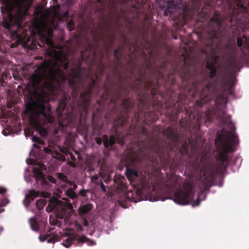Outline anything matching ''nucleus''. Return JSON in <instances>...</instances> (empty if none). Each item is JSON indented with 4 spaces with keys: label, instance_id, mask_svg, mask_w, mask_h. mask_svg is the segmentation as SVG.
I'll return each instance as SVG.
<instances>
[{
    "label": "nucleus",
    "instance_id": "f257e3e1",
    "mask_svg": "<svg viewBox=\"0 0 249 249\" xmlns=\"http://www.w3.org/2000/svg\"><path fill=\"white\" fill-rule=\"evenodd\" d=\"M82 61V58L79 59L76 67L72 68L66 76L65 71H67L69 63L60 57L55 62L50 59L39 65L35 73L30 77L33 88L40 90L44 96L43 97L40 95L34 99L31 95L30 101L26 104L31 121L41 136L45 137L48 133L44 125L55 121L49 104V95L54 94L55 90H60L63 94L56 109L59 119L71 121L78 117L81 119L83 111L88 110L96 80L92 77L86 90L79 95L80 87L84 86Z\"/></svg>",
    "mask_w": 249,
    "mask_h": 249
},
{
    "label": "nucleus",
    "instance_id": "f03ea898",
    "mask_svg": "<svg viewBox=\"0 0 249 249\" xmlns=\"http://www.w3.org/2000/svg\"><path fill=\"white\" fill-rule=\"evenodd\" d=\"M194 66L190 56L183 58L180 67L177 66L174 70V74H178L182 81L184 90L191 93L193 97H198L199 99L196 101V104L199 107L213 100L214 106L208 109L205 113L206 123H211L216 119L220 123L231 125V131H223L221 134L218 135V138L222 140L221 150L217 158L216 168L218 172H224L229 165L230 158L228 155L229 152H233L235 149L233 145L238 143L237 135L233 131L235 127L231 120V116L226 114L224 108L227 104L226 98L222 94L217 95V87L216 82H209L202 87L201 81L196 82L194 80L195 71L193 70Z\"/></svg>",
    "mask_w": 249,
    "mask_h": 249
},
{
    "label": "nucleus",
    "instance_id": "7ed1b4c3",
    "mask_svg": "<svg viewBox=\"0 0 249 249\" xmlns=\"http://www.w3.org/2000/svg\"><path fill=\"white\" fill-rule=\"evenodd\" d=\"M228 39V36L225 30L219 28V24H217V28L210 30L207 34L206 38L204 41L205 48L202 49V52L208 54L212 53V60L208 61L206 64V68L209 70V77L213 78L216 77L217 69L215 64L217 63L218 56L214 53L215 50L218 49L223 41Z\"/></svg>",
    "mask_w": 249,
    "mask_h": 249
},
{
    "label": "nucleus",
    "instance_id": "20e7f679",
    "mask_svg": "<svg viewBox=\"0 0 249 249\" xmlns=\"http://www.w3.org/2000/svg\"><path fill=\"white\" fill-rule=\"evenodd\" d=\"M132 85L127 87L124 85L121 84L114 91H112L111 87H107L104 85L105 90L100 100L97 101L99 107L102 109H108L111 113L118 111V101L122 99L124 92V95L127 96L129 92V88Z\"/></svg>",
    "mask_w": 249,
    "mask_h": 249
},
{
    "label": "nucleus",
    "instance_id": "39448f33",
    "mask_svg": "<svg viewBox=\"0 0 249 249\" xmlns=\"http://www.w3.org/2000/svg\"><path fill=\"white\" fill-rule=\"evenodd\" d=\"M27 0H6L5 7L1 9L3 17V27L8 31H11V26L16 22L15 12L18 16H20L26 6Z\"/></svg>",
    "mask_w": 249,
    "mask_h": 249
},
{
    "label": "nucleus",
    "instance_id": "423d86ee",
    "mask_svg": "<svg viewBox=\"0 0 249 249\" xmlns=\"http://www.w3.org/2000/svg\"><path fill=\"white\" fill-rule=\"evenodd\" d=\"M38 36L48 44L53 43L52 38L53 36V29L56 27L53 22H48L42 20L37 21L34 24Z\"/></svg>",
    "mask_w": 249,
    "mask_h": 249
},
{
    "label": "nucleus",
    "instance_id": "0eeeda50",
    "mask_svg": "<svg viewBox=\"0 0 249 249\" xmlns=\"http://www.w3.org/2000/svg\"><path fill=\"white\" fill-rule=\"evenodd\" d=\"M135 106L134 103L129 97H124L122 100L121 105L120 107L123 109V112L118 113L117 117L114 119V126L116 127H123L128 121V115L129 110Z\"/></svg>",
    "mask_w": 249,
    "mask_h": 249
},
{
    "label": "nucleus",
    "instance_id": "6e6552de",
    "mask_svg": "<svg viewBox=\"0 0 249 249\" xmlns=\"http://www.w3.org/2000/svg\"><path fill=\"white\" fill-rule=\"evenodd\" d=\"M194 195L195 193L191 189H177L170 199L178 204L186 205L193 200Z\"/></svg>",
    "mask_w": 249,
    "mask_h": 249
},
{
    "label": "nucleus",
    "instance_id": "1a4fd4ad",
    "mask_svg": "<svg viewBox=\"0 0 249 249\" xmlns=\"http://www.w3.org/2000/svg\"><path fill=\"white\" fill-rule=\"evenodd\" d=\"M148 104L147 100L145 98H140L138 107L140 108L141 106L142 107L141 111L143 114L144 121L146 122H155L159 119L158 114H156L154 111H148L146 109V107Z\"/></svg>",
    "mask_w": 249,
    "mask_h": 249
},
{
    "label": "nucleus",
    "instance_id": "9d476101",
    "mask_svg": "<svg viewBox=\"0 0 249 249\" xmlns=\"http://www.w3.org/2000/svg\"><path fill=\"white\" fill-rule=\"evenodd\" d=\"M155 153L159 157L161 164L166 168L169 166L172 168L174 161L171 160L169 152L166 153L165 149L160 145H158L155 149Z\"/></svg>",
    "mask_w": 249,
    "mask_h": 249
},
{
    "label": "nucleus",
    "instance_id": "9b49d317",
    "mask_svg": "<svg viewBox=\"0 0 249 249\" xmlns=\"http://www.w3.org/2000/svg\"><path fill=\"white\" fill-rule=\"evenodd\" d=\"M75 242L77 243H87L88 245L93 246L96 245V243L93 241L90 240L85 236H81L79 237H76L74 236H69L64 240L63 245L66 248L70 247L71 245L74 244Z\"/></svg>",
    "mask_w": 249,
    "mask_h": 249
},
{
    "label": "nucleus",
    "instance_id": "f8f14e48",
    "mask_svg": "<svg viewBox=\"0 0 249 249\" xmlns=\"http://www.w3.org/2000/svg\"><path fill=\"white\" fill-rule=\"evenodd\" d=\"M164 135L167 136L174 145H176L178 142V136L176 132V130L171 126L167 127L163 131Z\"/></svg>",
    "mask_w": 249,
    "mask_h": 249
},
{
    "label": "nucleus",
    "instance_id": "ddd939ff",
    "mask_svg": "<svg viewBox=\"0 0 249 249\" xmlns=\"http://www.w3.org/2000/svg\"><path fill=\"white\" fill-rule=\"evenodd\" d=\"M236 6L232 10L233 16L234 15L238 14L239 15L240 14L244 15H248L249 9L248 7L241 3L240 0H234V1Z\"/></svg>",
    "mask_w": 249,
    "mask_h": 249
},
{
    "label": "nucleus",
    "instance_id": "4468645a",
    "mask_svg": "<svg viewBox=\"0 0 249 249\" xmlns=\"http://www.w3.org/2000/svg\"><path fill=\"white\" fill-rule=\"evenodd\" d=\"M177 104H178L177 109L175 110V108L176 104H175L173 110L168 113V115H169L171 120L175 122L177 121L178 114L183 109L186 110V107H184L183 104L180 101L179 97L178 98Z\"/></svg>",
    "mask_w": 249,
    "mask_h": 249
},
{
    "label": "nucleus",
    "instance_id": "2eb2a0df",
    "mask_svg": "<svg viewBox=\"0 0 249 249\" xmlns=\"http://www.w3.org/2000/svg\"><path fill=\"white\" fill-rule=\"evenodd\" d=\"M211 187V182L209 179L204 178L199 183V187L201 190V192L198 194V197L196 200L194 202L193 206H198L201 201V199L199 197L200 196L203 195V191H205L209 189Z\"/></svg>",
    "mask_w": 249,
    "mask_h": 249
},
{
    "label": "nucleus",
    "instance_id": "dca6fc26",
    "mask_svg": "<svg viewBox=\"0 0 249 249\" xmlns=\"http://www.w3.org/2000/svg\"><path fill=\"white\" fill-rule=\"evenodd\" d=\"M236 40L237 46L243 53H245L244 52L246 51L249 53V37L243 35L242 37H237Z\"/></svg>",
    "mask_w": 249,
    "mask_h": 249
},
{
    "label": "nucleus",
    "instance_id": "f3484780",
    "mask_svg": "<svg viewBox=\"0 0 249 249\" xmlns=\"http://www.w3.org/2000/svg\"><path fill=\"white\" fill-rule=\"evenodd\" d=\"M231 72L229 71H227L226 73L223 75L221 79V87L223 88L224 86H229L230 89H231L234 85L233 82H231Z\"/></svg>",
    "mask_w": 249,
    "mask_h": 249
},
{
    "label": "nucleus",
    "instance_id": "a211bd4d",
    "mask_svg": "<svg viewBox=\"0 0 249 249\" xmlns=\"http://www.w3.org/2000/svg\"><path fill=\"white\" fill-rule=\"evenodd\" d=\"M145 75H141L139 77L135 79V82L138 83L137 88L140 87L143 84L146 88H149L152 86L150 79H146Z\"/></svg>",
    "mask_w": 249,
    "mask_h": 249
},
{
    "label": "nucleus",
    "instance_id": "6ab92c4d",
    "mask_svg": "<svg viewBox=\"0 0 249 249\" xmlns=\"http://www.w3.org/2000/svg\"><path fill=\"white\" fill-rule=\"evenodd\" d=\"M33 173L36 182L40 181L42 184H46L47 180L42 171L38 167L33 168Z\"/></svg>",
    "mask_w": 249,
    "mask_h": 249
},
{
    "label": "nucleus",
    "instance_id": "aec40b11",
    "mask_svg": "<svg viewBox=\"0 0 249 249\" xmlns=\"http://www.w3.org/2000/svg\"><path fill=\"white\" fill-rule=\"evenodd\" d=\"M203 161V157L199 156L195 157L194 159L189 160V164L191 165L192 169L197 170L201 167Z\"/></svg>",
    "mask_w": 249,
    "mask_h": 249
},
{
    "label": "nucleus",
    "instance_id": "412c9836",
    "mask_svg": "<svg viewBox=\"0 0 249 249\" xmlns=\"http://www.w3.org/2000/svg\"><path fill=\"white\" fill-rule=\"evenodd\" d=\"M153 134L150 133L144 127H142L140 129V133L136 136L138 142H141L144 144V140L141 138V136L145 137L147 139H153Z\"/></svg>",
    "mask_w": 249,
    "mask_h": 249
},
{
    "label": "nucleus",
    "instance_id": "4be33fe9",
    "mask_svg": "<svg viewBox=\"0 0 249 249\" xmlns=\"http://www.w3.org/2000/svg\"><path fill=\"white\" fill-rule=\"evenodd\" d=\"M116 137L114 135H111L110 137L107 135H103V143L104 146L105 148H108L109 146L112 147L115 143Z\"/></svg>",
    "mask_w": 249,
    "mask_h": 249
},
{
    "label": "nucleus",
    "instance_id": "5701e85b",
    "mask_svg": "<svg viewBox=\"0 0 249 249\" xmlns=\"http://www.w3.org/2000/svg\"><path fill=\"white\" fill-rule=\"evenodd\" d=\"M125 175L128 179L130 180L138 178L139 173L135 169L133 168L130 167H126Z\"/></svg>",
    "mask_w": 249,
    "mask_h": 249
},
{
    "label": "nucleus",
    "instance_id": "b1692460",
    "mask_svg": "<svg viewBox=\"0 0 249 249\" xmlns=\"http://www.w3.org/2000/svg\"><path fill=\"white\" fill-rule=\"evenodd\" d=\"M93 208V206L91 204H87L81 206L79 209V212L80 214H85L90 211Z\"/></svg>",
    "mask_w": 249,
    "mask_h": 249
},
{
    "label": "nucleus",
    "instance_id": "393cba45",
    "mask_svg": "<svg viewBox=\"0 0 249 249\" xmlns=\"http://www.w3.org/2000/svg\"><path fill=\"white\" fill-rule=\"evenodd\" d=\"M189 145L187 142H184L179 148V152L180 154L183 156L184 155H187L189 156Z\"/></svg>",
    "mask_w": 249,
    "mask_h": 249
},
{
    "label": "nucleus",
    "instance_id": "a878e982",
    "mask_svg": "<svg viewBox=\"0 0 249 249\" xmlns=\"http://www.w3.org/2000/svg\"><path fill=\"white\" fill-rule=\"evenodd\" d=\"M29 223L32 229L36 231H38L39 227L38 222L35 218H31L29 219Z\"/></svg>",
    "mask_w": 249,
    "mask_h": 249
},
{
    "label": "nucleus",
    "instance_id": "bb28decb",
    "mask_svg": "<svg viewBox=\"0 0 249 249\" xmlns=\"http://www.w3.org/2000/svg\"><path fill=\"white\" fill-rule=\"evenodd\" d=\"M53 157L61 161H64L66 160L65 157L57 151H54V153H53Z\"/></svg>",
    "mask_w": 249,
    "mask_h": 249
},
{
    "label": "nucleus",
    "instance_id": "cd10ccee",
    "mask_svg": "<svg viewBox=\"0 0 249 249\" xmlns=\"http://www.w3.org/2000/svg\"><path fill=\"white\" fill-rule=\"evenodd\" d=\"M57 177L61 180L69 184H71V182L69 180L68 178L63 173H58L57 174Z\"/></svg>",
    "mask_w": 249,
    "mask_h": 249
},
{
    "label": "nucleus",
    "instance_id": "c85d7f7f",
    "mask_svg": "<svg viewBox=\"0 0 249 249\" xmlns=\"http://www.w3.org/2000/svg\"><path fill=\"white\" fill-rule=\"evenodd\" d=\"M92 36H93V38L94 40V41L95 42V43H96V45H97V48L99 46V41L100 40H101L105 44V45L107 46V43L106 42V40H105V39L104 37H102L101 38L98 37L94 33H92Z\"/></svg>",
    "mask_w": 249,
    "mask_h": 249
},
{
    "label": "nucleus",
    "instance_id": "c756f323",
    "mask_svg": "<svg viewBox=\"0 0 249 249\" xmlns=\"http://www.w3.org/2000/svg\"><path fill=\"white\" fill-rule=\"evenodd\" d=\"M66 195L71 199L77 198L78 196L75 192L71 188L68 189L66 192Z\"/></svg>",
    "mask_w": 249,
    "mask_h": 249
},
{
    "label": "nucleus",
    "instance_id": "7c9ffc66",
    "mask_svg": "<svg viewBox=\"0 0 249 249\" xmlns=\"http://www.w3.org/2000/svg\"><path fill=\"white\" fill-rule=\"evenodd\" d=\"M46 203L47 201L46 200L40 199L36 201V206L38 209L42 210L44 206L46 204Z\"/></svg>",
    "mask_w": 249,
    "mask_h": 249
},
{
    "label": "nucleus",
    "instance_id": "2f4dec72",
    "mask_svg": "<svg viewBox=\"0 0 249 249\" xmlns=\"http://www.w3.org/2000/svg\"><path fill=\"white\" fill-rule=\"evenodd\" d=\"M178 1L179 0H168L167 4V6L172 8H175L178 7Z\"/></svg>",
    "mask_w": 249,
    "mask_h": 249
},
{
    "label": "nucleus",
    "instance_id": "473e14b6",
    "mask_svg": "<svg viewBox=\"0 0 249 249\" xmlns=\"http://www.w3.org/2000/svg\"><path fill=\"white\" fill-rule=\"evenodd\" d=\"M32 141L36 143H39L42 145H44L45 144V142L39 139L38 137L36 136H33L32 137Z\"/></svg>",
    "mask_w": 249,
    "mask_h": 249
},
{
    "label": "nucleus",
    "instance_id": "72a5a7b5",
    "mask_svg": "<svg viewBox=\"0 0 249 249\" xmlns=\"http://www.w3.org/2000/svg\"><path fill=\"white\" fill-rule=\"evenodd\" d=\"M67 28L70 31H72L74 29L75 23L73 20H71L68 22L67 24Z\"/></svg>",
    "mask_w": 249,
    "mask_h": 249
},
{
    "label": "nucleus",
    "instance_id": "f704fd0d",
    "mask_svg": "<svg viewBox=\"0 0 249 249\" xmlns=\"http://www.w3.org/2000/svg\"><path fill=\"white\" fill-rule=\"evenodd\" d=\"M39 195V192L35 190H32L29 192V196L34 198L38 196Z\"/></svg>",
    "mask_w": 249,
    "mask_h": 249
},
{
    "label": "nucleus",
    "instance_id": "c9c22d12",
    "mask_svg": "<svg viewBox=\"0 0 249 249\" xmlns=\"http://www.w3.org/2000/svg\"><path fill=\"white\" fill-rule=\"evenodd\" d=\"M58 238L57 235H53L49 237L47 239V241L48 243H54Z\"/></svg>",
    "mask_w": 249,
    "mask_h": 249
},
{
    "label": "nucleus",
    "instance_id": "e433bc0d",
    "mask_svg": "<svg viewBox=\"0 0 249 249\" xmlns=\"http://www.w3.org/2000/svg\"><path fill=\"white\" fill-rule=\"evenodd\" d=\"M152 107L154 110L156 109V110L158 112L161 113L160 111V107L158 104H157L155 103H153L152 105Z\"/></svg>",
    "mask_w": 249,
    "mask_h": 249
},
{
    "label": "nucleus",
    "instance_id": "4c0bfd02",
    "mask_svg": "<svg viewBox=\"0 0 249 249\" xmlns=\"http://www.w3.org/2000/svg\"><path fill=\"white\" fill-rule=\"evenodd\" d=\"M123 49V47H121V48L118 47V48L115 49L113 52L114 54L117 55L122 54Z\"/></svg>",
    "mask_w": 249,
    "mask_h": 249
},
{
    "label": "nucleus",
    "instance_id": "58836bf2",
    "mask_svg": "<svg viewBox=\"0 0 249 249\" xmlns=\"http://www.w3.org/2000/svg\"><path fill=\"white\" fill-rule=\"evenodd\" d=\"M89 192L88 190L82 189L80 192L79 195L83 197H86L87 196V193Z\"/></svg>",
    "mask_w": 249,
    "mask_h": 249
},
{
    "label": "nucleus",
    "instance_id": "ea45409f",
    "mask_svg": "<svg viewBox=\"0 0 249 249\" xmlns=\"http://www.w3.org/2000/svg\"><path fill=\"white\" fill-rule=\"evenodd\" d=\"M49 237V234H46L45 235H40L39 236V240L41 242H44L47 240V239Z\"/></svg>",
    "mask_w": 249,
    "mask_h": 249
},
{
    "label": "nucleus",
    "instance_id": "a19ab883",
    "mask_svg": "<svg viewBox=\"0 0 249 249\" xmlns=\"http://www.w3.org/2000/svg\"><path fill=\"white\" fill-rule=\"evenodd\" d=\"M90 178H91V180L92 182L95 183L96 184H98V181H97V180H98L99 177H98V175H94L93 176H91L90 177Z\"/></svg>",
    "mask_w": 249,
    "mask_h": 249
},
{
    "label": "nucleus",
    "instance_id": "79ce46f5",
    "mask_svg": "<svg viewBox=\"0 0 249 249\" xmlns=\"http://www.w3.org/2000/svg\"><path fill=\"white\" fill-rule=\"evenodd\" d=\"M97 185H99L100 186L103 192H106L107 190L106 186H105L102 180H101L100 182H98V184H97Z\"/></svg>",
    "mask_w": 249,
    "mask_h": 249
},
{
    "label": "nucleus",
    "instance_id": "37998d69",
    "mask_svg": "<svg viewBox=\"0 0 249 249\" xmlns=\"http://www.w3.org/2000/svg\"><path fill=\"white\" fill-rule=\"evenodd\" d=\"M237 65L236 62L234 60L232 61L230 65V68L232 70H234L236 68Z\"/></svg>",
    "mask_w": 249,
    "mask_h": 249
},
{
    "label": "nucleus",
    "instance_id": "c03bdc74",
    "mask_svg": "<svg viewBox=\"0 0 249 249\" xmlns=\"http://www.w3.org/2000/svg\"><path fill=\"white\" fill-rule=\"evenodd\" d=\"M60 151L66 155H69L71 153L68 148L64 147L60 148Z\"/></svg>",
    "mask_w": 249,
    "mask_h": 249
},
{
    "label": "nucleus",
    "instance_id": "a18cd8bd",
    "mask_svg": "<svg viewBox=\"0 0 249 249\" xmlns=\"http://www.w3.org/2000/svg\"><path fill=\"white\" fill-rule=\"evenodd\" d=\"M146 68L148 70H149V71H151L152 73L153 72L154 70H153V66H152V65L151 64L150 60H149L148 63L146 64Z\"/></svg>",
    "mask_w": 249,
    "mask_h": 249
},
{
    "label": "nucleus",
    "instance_id": "49530a36",
    "mask_svg": "<svg viewBox=\"0 0 249 249\" xmlns=\"http://www.w3.org/2000/svg\"><path fill=\"white\" fill-rule=\"evenodd\" d=\"M44 151L46 154H51L52 155L53 153H54L51 148L46 147L44 148Z\"/></svg>",
    "mask_w": 249,
    "mask_h": 249
},
{
    "label": "nucleus",
    "instance_id": "de8ad7c7",
    "mask_svg": "<svg viewBox=\"0 0 249 249\" xmlns=\"http://www.w3.org/2000/svg\"><path fill=\"white\" fill-rule=\"evenodd\" d=\"M96 142L99 144L101 145L103 141V137L102 138L100 137H97L95 139Z\"/></svg>",
    "mask_w": 249,
    "mask_h": 249
},
{
    "label": "nucleus",
    "instance_id": "09e8293b",
    "mask_svg": "<svg viewBox=\"0 0 249 249\" xmlns=\"http://www.w3.org/2000/svg\"><path fill=\"white\" fill-rule=\"evenodd\" d=\"M54 209V207L50 205H49L46 208V210L47 212L48 213H51L52 212L53 210Z\"/></svg>",
    "mask_w": 249,
    "mask_h": 249
},
{
    "label": "nucleus",
    "instance_id": "8fccbe9b",
    "mask_svg": "<svg viewBox=\"0 0 249 249\" xmlns=\"http://www.w3.org/2000/svg\"><path fill=\"white\" fill-rule=\"evenodd\" d=\"M171 8H172L168 6L167 8H166L164 11V16H167L168 15V14L170 13V9Z\"/></svg>",
    "mask_w": 249,
    "mask_h": 249
},
{
    "label": "nucleus",
    "instance_id": "3c124183",
    "mask_svg": "<svg viewBox=\"0 0 249 249\" xmlns=\"http://www.w3.org/2000/svg\"><path fill=\"white\" fill-rule=\"evenodd\" d=\"M25 199L28 202V204H29L31 201L34 200V198L30 196H26Z\"/></svg>",
    "mask_w": 249,
    "mask_h": 249
},
{
    "label": "nucleus",
    "instance_id": "603ef678",
    "mask_svg": "<svg viewBox=\"0 0 249 249\" xmlns=\"http://www.w3.org/2000/svg\"><path fill=\"white\" fill-rule=\"evenodd\" d=\"M48 179L49 180V181H51L52 183H53L54 184L56 183V180L55 178H54L53 177L49 176L48 177Z\"/></svg>",
    "mask_w": 249,
    "mask_h": 249
},
{
    "label": "nucleus",
    "instance_id": "864d4df0",
    "mask_svg": "<svg viewBox=\"0 0 249 249\" xmlns=\"http://www.w3.org/2000/svg\"><path fill=\"white\" fill-rule=\"evenodd\" d=\"M68 164L72 167H73V168H75L76 167V163L74 162V161H68Z\"/></svg>",
    "mask_w": 249,
    "mask_h": 249
},
{
    "label": "nucleus",
    "instance_id": "5fc2aeb1",
    "mask_svg": "<svg viewBox=\"0 0 249 249\" xmlns=\"http://www.w3.org/2000/svg\"><path fill=\"white\" fill-rule=\"evenodd\" d=\"M4 84H5V82L3 78L0 77V84L1 85V86L3 87L5 86L4 85Z\"/></svg>",
    "mask_w": 249,
    "mask_h": 249
},
{
    "label": "nucleus",
    "instance_id": "6e6d98bb",
    "mask_svg": "<svg viewBox=\"0 0 249 249\" xmlns=\"http://www.w3.org/2000/svg\"><path fill=\"white\" fill-rule=\"evenodd\" d=\"M114 55H115V57L116 59L118 61V62H119L120 60V59H121V58L122 57V54ZM118 63V62H117V63Z\"/></svg>",
    "mask_w": 249,
    "mask_h": 249
},
{
    "label": "nucleus",
    "instance_id": "4d7b16f0",
    "mask_svg": "<svg viewBox=\"0 0 249 249\" xmlns=\"http://www.w3.org/2000/svg\"><path fill=\"white\" fill-rule=\"evenodd\" d=\"M7 190L4 187H0V194H3L6 192Z\"/></svg>",
    "mask_w": 249,
    "mask_h": 249
},
{
    "label": "nucleus",
    "instance_id": "13d9d810",
    "mask_svg": "<svg viewBox=\"0 0 249 249\" xmlns=\"http://www.w3.org/2000/svg\"><path fill=\"white\" fill-rule=\"evenodd\" d=\"M69 155L71 156V160L73 161H75L76 160V159L75 157V156L71 153Z\"/></svg>",
    "mask_w": 249,
    "mask_h": 249
},
{
    "label": "nucleus",
    "instance_id": "bf43d9fd",
    "mask_svg": "<svg viewBox=\"0 0 249 249\" xmlns=\"http://www.w3.org/2000/svg\"><path fill=\"white\" fill-rule=\"evenodd\" d=\"M150 93L154 96L156 94V90L154 89H152L150 91Z\"/></svg>",
    "mask_w": 249,
    "mask_h": 249
},
{
    "label": "nucleus",
    "instance_id": "052dcab7",
    "mask_svg": "<svg viewBox=\"0 0 249 249\" xmlns=\"http://www.w3.org/2000/svg\"><path fill=\"white\" fill-rule=\"evenodd\" d=\"M161 69H166V62H163V63L161 65Z\"/></svg>",
    "mask_w": 249,
    "mask_h": 249
},
{
    "label": "nucleus",
    "instance_id": "680f3d73",
    "mask_svg": "<svg viewBox=\"0 0 249 249\" xmlns=\"http://www.w3.org/2000/svg\"><path fill=\"white\" fill-rule=\"evenodd\" d=\"M71 185H72V188H71V189H72L73 191H74V190H76V189H77V185H76V184H72L71 183Z\"/></svg>",
    "mask_w": 249,
    "mask_h": 249
},
{
    "label": "nucleus",
    "instance_id": "e2e57ef3",
    "mask_svg": "<svg viewBox=\"0 0 249 249\" xmlns=\"http://www.w3.org/2000/svg\"><path fill=\"white\" fill-rule=\"evenodd\" d=\"M83 224L85 227H87L89 225V222L87 220L85 219Z\"/></svg>",
    "mask_w": 249,
    "mask_h": 249
},
{
    "label": "nucleus",
    "instance_id": "0e129e2a",
    "mask_svg": "<svg viewBox=\"0 0 249 249\" xmlns=\"http://www.w3.org/2000/svg\"><path fill=\"white\" fill-rule=\"evenodd\" d=\"M153 56H154L153 53L152 51H151L149 53V57H150V58L151 59H153Z\"/></svg>",
    "mask_w": 249,
    "mask_h": 249
},
{
    "label": "nucleus",
    "instance_id": "69168bd1",
    "mask_svg": "<svg viewBox=\"0 0 249 249\" xmlns=\"http://www.w3.org/2000/svg\"><path fill=\"white\" fill-rule=\"evenodd\" d=\"M33 146L34 147L37 148V149H40L41 147L39 145H37V144H33Z\"/></svg>",
    "mask_w": 249,
    "mask_h": 249
},
{
    "label": "nucleus",
    "instance_id": "338daca9",
    "mask_svg": "<svg viewBox=\"0 0 249 249\" xmlns=\"http://www.w3.org/2000/svg\"><path fill=\"white\" fill-rule=\"evenodd\" d=\"M114 38L113 37H112L111 39H110V43L111 44H112L113 43V42H114Z\"/></svg>",
    "mask_w": 249,
    "mask_h": 249
},
{
    "label": "nucleus",
    "instance_id": "774afa93",
    "mask_svg": "<svg viewBox=\"0 0 249 249\" xmlns=\"http://www.w3.org/2000/svg\"><path fill=\"white\" fill-rule=\"evenodd\" d=\"M17 36L19 39L21 40V38L19 35H18Z\"/></svg>",
    "mask_w": 249,
    "mask_h": 249
}]
</instances>
